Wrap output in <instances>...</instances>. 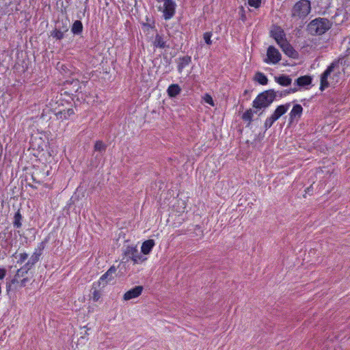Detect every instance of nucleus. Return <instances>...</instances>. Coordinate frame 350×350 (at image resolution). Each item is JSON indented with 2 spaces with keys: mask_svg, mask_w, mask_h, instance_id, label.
Listing matches in <instances>:
<instances>
[{
  "mask_svg": "<svg viewBox=\"0 0 350 350\" xmlns=\"http://www.w3.org/2000/svg\"><path fill=\"white\" fill-rule=\"evenodd\" d=\"M340 75L338 62H333L321 76L320 90H324L330 85H335L339 81Z\"/></svg>",
  "mask_w": 350,
  "mask_h": 350,
  "instance_id": "f257e3e1",
  "label": "nucleus"
},
{
  "mask_svg": "<svg viewBox=\"0 0 350 350\" xmlns=\"http://www.w3.org/2000/svg\"><path fill=\"white\" fill-rule=\"evenodd\" d=\"M72 98L70 95H64L62 94L59 98L56 101L57 107L55 109L57 110L56 116L59 120H66L74 114V111L70 107L72 104Z\"/></svg>",
  "mask_w": 350,
  "mask_h": 350,
  "instance_id": "f03ea898",
  "label": "nucleus"
},
{
  "mask_svg": "<svg viewBox=\"0 0 350 350\" xmlns=\"http://www.w3.org/2000/svg\"><path fill=\"white\" fill-rule=\"evenodd\" d=\"M176 3L175 0H157V8L162 13L165 21H169L176 14Z\"/></svg>",
  "mask_w": 350,
  "mask_h": 350,
  "instance_id": "7ed1b4c3",
  "label": "nucleus"
},
{
  "mask_svg": "<svg viewBox=\"0 0 350 350\" xmlns=\"http://www.w3.org/2000/svg\"><path fill=\"white\" fill-rule=\"evenodd\" d=\"M331 27L329 20L318 18L312 20L308 25V31L311 35H323Z\"/></svg>",
  "mask_w": 350,
  "mask_h": 350,
  "instance_id": "20e7f679",
  "label": "nucleus"
},
{
  "mask_svg": "<svg viewBox=\"0 0 350 350\" xmlns=\"http://www.w3.org/2000/svg\"><path fill=\"white\" fill-rule=\"evenodd\" d=\"M275 100V94L273 90L265 91L254 100L253 107L256 109H262L269 107Z\"/></svg>",
  "mask_w": 350,
  "mask_h": 350,
  "instance_id": "39448f33",
  "label": "nucleus"
},
{
  "mask_svg": "<svg viewBox=\"0 0 350 350\" xmlns=\"http://www.w3.org/2000/svg\"><path fill=\"white\" fill-rule=\"evenodd\" d=\"M310 10V2L308 0H300L293 8L292 16L304 18L309 14Z\"/></svg>",
  "mask_w": 350,
  "mask_h": 350,
  "instance_id": "423d86ee",
  "label": "nucleus"
},
{
  "mask_svg": "<svg viewBox=\"0 0 350 350\" xmlns=\"http://www.w3.org/2000/svg\"><path fill=\"white\" fill-rule=\"evenodd\" d=\"M124 255L131 259L134 264H140L147 260L139 252L136 246L129 245L124 250Z\"/></svg>",
  "mask_w": 350,
  "mask_h": 350,
  "instance_id": "0eeeda50",
  "label": "nucleus"
},
{
  "mask_svg": "<svg viewBox=\"0 0 350 350\" xmlns=\"http://www.w3.org/2000/svg\"><path fill=\"white\" fill-rule=\"evenodd\" d=\"M281 60V54L279 51L273 46H269L267 51V57L264 62L268 64H275Z\"/></svg>",
  "mask_w": 350,
  "mask_h": 350,
  "instance_id": "6e6552de",
  "label": "nucleus"
},
{
  "mask_svg": "<svg viewBox=\"0 0 350 350\" xmlns=\"http://www.w3.org/2000/svg\"><path fill=\"white\" fill-rule=\"evenodd\" d=\"M116 271V267L111 266L107 271L100 278L99 280L97 282L98 285L99 286H101V288L105 287L108 282L113 280Z\"/></svg>",
  "mask_w": 350,
  "mask_h": 350,
  "instance_id": "1a4fd4ad",
  "label": "nucleus"
},
{
  "mask_svg": "<svg viewBox=\"0 0 350 350\" xmlns=\"http://www.w3.org/2000/svg\"><path fill=\"white\" fill-rule=\"evenodd\" d=\"M143 290L144 288L142 286H136L124 294L123 299L124 301H129L137 298L142 295Z\"/></svg>",
  "mask_w": 350,
  "mask_h": 350,
  "instance_id": "9d476101",
  "label": "nucleus"
},
{
  "mask_svg": "<svg viewBox=\"0 0 350 350\" xmlns=\"http://www.w3.org/2000/svg\"><path fill=\"white\" fill-rule=\"evenodd\" d=\"M271 36L274 38L278 45L286 40L284 30L280 27H274L271 30Z\"/></svg>",
  "mask_w": 350,
  "mask_h": 350,
  "instance_id": "9b49d317",
  "label": "nucleus"
},
{
  "mask_svg": "<svg viewBox=\"0 0 350 350\" xmlns=\"http://www.w3.org/2000/svg\"><path fill=\"white\" fill-rule=\"evenodd\" d=\"M279 46L281 47V49L286 55L293 58L296 57L297 55V51L293 48V46L288 42L287 40H286Z\"/></svg>",
  "mask_w": 350,
  "mask_h": 350,
  "instance_id": "f8f14e48",
  "label": "nucleus"
},
{
  "mask_svg": "<svg viewBox=\"0 0 350 350\" xmlns=\"http://www.w3.org/2000/svg\"><path fill=\"white\" fill-rule=\"evenodd\" d=\"M107 146L105 143H103L102 141H96L94 146V152H97L98 153L96 155V158L97 159L100 160L103 157V154L105 152Z\"/></svg>",
  "mask_w": 350,
  "mask_h": 350,
  "instance_id": "ddd939ff",
  "label": "nucleus"
},
{
  "mask_svg": "<svg viewBox=\"0 0 350 350\" xmlns=\"http://www.w3.org/2000/svg\"><path fill=\"white\" fill-rule=\"evenodd\" d=\"M155 245L153 239H148L143 242L141 247V252L144 255L149 254Z\"/></svg>",
  "mask_w": 350,
  "mask_h": 350,
  "instance_id": "4468645a",
  "label": "nucleus"
},
{
  "mask_svg": "<svg viewBox=\"0 0 350 350\" xmlns=\"http://www.w3.org/2000/svg\"><path fill=\"white\" fill-rule=\"evenodd\" d=\"M291 107V103H288L284 105H279L274 112L273 113V116H275V118L278 120L282 115H284L286 111L288 110L289 107Z\"/></svg>",
  "mask_w": 350,
  "mask_h": 350,
  "instance_id": "2eb2a0df",
  "label": "nucleus"
},
{
  "mask_svg": "<svg viewBox=\"0 0 350 350\" xmlns=\"http://www.w3.org/2000/svg\"><path fill=\"white\" fill-rule=\"evenodd\" d=\"M274 79H275V81L276 83H278L279 85L284 86V87H287V86L290 85L292 83L291 78L289 76L285 75H281L275 77Z\"/></svg>",
  "mask_w": 350,
  "mask_h": 350,
  "instance_id": "dca6fc26",
  "label": "nucleus"
},
{
  "mask_svg": "<svg viewBox=\"0 0 350 350\" xmlns=\"http://www.w3.org/2000/svg\"><path fill=\"white\" fill-rule=\"evenodd\" d=\"M303 111V108L301 105L296 104L293 106V109H291L290 112V118L291 120H294L297 118H299Z\"/></svg>",
  "mask_w": 350,
  "mask_h": 350,
  "instance_id": "f3484780",
  "label": "nucleus"
},
{
  "mask_svg": "<svg viewBox=\"0 0 350 350\" xmlns=\"http://www.w3.org/2000/svg\"><path fill=\"white\" fill-rule=\"evenodd\" d=\"M68 30V25L66 24L62 29H55L51 33V36L57 40H61L64 38V33Z\"/></svg>",
  "mask_w": 350,
  "mask_h": 350,
  "instance_id": "a211bd4d",
  "label": "nucleus"
},
{
  "mask_svg": "<svg viewBox=\"0 0 350 350\" xmlns=\"http://www.w3.org/2000/svg\"><path fill=\"white\" fill-rule=\"evenodd\" d=\"M181 89L178 84L170 85L167 90V94L170 97H176L180 93Z\"/></svg>",
  "mask_w": 350,
  "mask_h": 350,
  "instance_id": "6ab92c4d",
  "label": "nucleus"
},
{
  "mask_svg": "<svg viewBox=\"0 0 350 350\" xmlns=\"http://www.w3.org/2000/svg\"><path fill=\"white\" fill-rule=\"evenodd\" d=\"M312 79L309 76H302L297 79L295 85L299 87H304L311 83Z\"/></svg>",
  "mask_w": 350,
  "mask_h": 350,
  "instance_id": "aec40b11",
  "label": "nucleus"
},
{
  "mask_svg": "<svg viewBox=\"0 0 350 350\" xmlns=\"http://www.w3.org/2000/svg\"><path fill=\"white\" fill-rule=\"evenodd\" d=\"M298 90L297 88H291L289 90H286L283 91H275L274 93L275 94V100L280 99L284 96H287L289 94L295 93Z\"/></svg>",
  "mask_w": 350,
  "mask_h": 350,
  "instance_id": "412c9836",
  "label": "nucleus"
},
{
  "mask_svg": "<svg viewBox=\"0 0 350 350\" xmlns=\"http://www.w3.org/2000/svg\"><path fill=\"white\" fill-rule=\"evenodd\" d=\"M255 80L261 85H267L268 83V79L267 76L260 72L256 74Z\"/></svg>",
  "mask_w": 350,
  "mask_h": 350,
  "instance_id": "4be33fe9",
  "label": "nucleus"
},
{
  "mask_svg": "<svg viewBox=\"0 0 350 350\" xmlns=\"http://www.w3.org/2000/svg\"><path fill=\"white\" fill-rule=\"evenodd\" d=\"M154 46L155 47L163 49L165 46V42L161 36L157 34L154 40Z\"/></svg>",
  "mask_w": 350,
  "mask_h": 350,
  "instance_id": "5701e85b",
  "label": "nucleus"
},
{
  "mask_svg": "<svg viewBox=\"0 0 350 350\" xmlns=\"http://www.w3.org/2000/svg\"><path fill=\"white\" fill-rule=\"evenodd\" d=\"M83 25L79 21H76L72 27V31L75 34L80 33L82 31Z\"/></svg>",
  "mask_w": 350,
  "mask_h": 350,
  "instance_id": "b1692460",
  "label": "nucleus"
},
{
  "mask_svg": "<svg viewBox=\"0 0 350 350\" xmlns=\"http://www.w3.org/2000/svg\"><path fill=\"white\" fill-rule=\"evenodd\" d=\"M191 62V57H184L181 59L180 63L178 64V69L179 72H181L182 70L189 65V64Z\"/></svg>",
  "mask_w": 350,
  "mask_h": 350,
  "instance_id": "393cba45",
  "label": "nucleus"
},
{
  "mask_svg": "<svg viewBox=\"0 0 350 350\" xmlns=\"http://www.w3.org/2000/svg\"><path fill=\"white\" fill-rule=\"evenodd\" d=\"M276 120L277 119L273 115L267 118L264 124L265 129H269Z\"/></svg>",
  "mask_w": 350,
  "mask_h": 350,
  "instance_id": "a878e982",
  "label": "nucleus"
},
{
  "mask_svg": "<svg viewBox=\"0 0 350 350\" xmlns=\"http://www.w3.org/2000/svg\"><path fill=\"white\" fill-rule=\"evenodd\" d=\"M14 256L17 259V262L21 264L24 262L27 258V254L26 253L15 254Z\"/></svg>",
  "mask_w": 350,
  "mask_h": 350,
  "instance_id": "bb28decb",
  "label": "nucleus"
},
{
  "mask_svg": "<svg viewBox=\"0 0 350 350\" xmlns=\"http://www.w3.org/2000/svg\"><path fill=\"white\" fill-rule=\"evenodd\" d=\"M213 36L212 32L208 31L205 32L203 35V38L205 42V43L208 45H211L213 42L211 40V37Z\"/></svg>",
  "mask_w": 350,
  "mask_h": 350,
  "instance_id": "cd10ccee",
  "label": "nucleus"
},
{
  "mask_svg": "<svg viewBox=\"0 0 350 350\" xmlns=\"http://www.w3.org/2000/svg\"><path fill=\"white\" fill-rule=\"evenodd\" d=\"M253 118V112L251 109L247 110L243 113L242 118L245 121L251 122Z\"/></svg>",
  "mask_w": 350,
  "mask_h": 350,
  "instance_id": "c85d7f7f",
  "label": "nucleus"
},
{
  "mask_svg": "<svg viewBox=\"0 0 350 350\" xmlns=\"http://www.w3.org/2000/svg\"><path fill=\"white\" fill-rule=\"evenodd\" d=\"M97 284H98L97 283H94L93 285H92V289L95 288V290L93 292V299L95 301H98L100 299V295H101L100 293V291H96V286Z\"/></svg>",
  "mask_w": 350,
  "mask_h": 350,
  "instance_id": "c756f323",
  "label": "nucleus"
},
{
  "mask_svg": "<svg viewBox=\"0 0 350 350\" xmlns=\"http://www.w3.org/2000/svg\"><path fill=\"white\" fill-rule=\"evenodd\" d=\"M248 5L254 8H258L261 4V0H248Z\"/></svg>",
  "mask_w": 350,
  "mask_h": 350,
  "instance_id": "7c9ffc66",
  "label": "nucleus"
},
{
  "mask_svg": "<svg viewBox=\"0 0 350 350\" xmlns=\"http://www.w3.org/2000/svg\"><path fill=\"white\" fill-rule=\"evenodd\" d=\"M203 100L206 103H208V104L211 105V106H214V102H213V98L210 94H206L203 96Z\"/></svg>",
  "mask_w": 350,
  "mask_h": 350,
  "instance_id": "2f4dec72",
  "label": "nucleus"
},
{
  "mask_svg": "<svg viewBox=\"0 0 350 350\" xmlns=\"http://www.w3.org/2000/svg\"><path fill=\"white\" fill-rule=\"evenodd\" d=\"M6 273V271L3 268H0V280H2Z\"/></svg>",
  "mask_w": 350,
  "mask_h": 350,
  "instance_id": "473e14b6",
  "label": "nucleus"
},
{
  "mask_svg": "<svg viewBox=\"0 0 350 350\" xmlns=\"http://www.w3.org/2000/svg\"><path fill=\"white\" fill-rule=\"evenodd\" d=\"M25 282H26V279H24V280H21V286H25Z\"/></svg>",
  "mask_w": 350,
  "mask_h": 350,
  "instance_id": "72a5a7b5",
  "label": "nucleus"
},
{
  "mask_svg": "<svg viewBox=\"0 0 350 350\" xmlns=\"http://www.w3.org/2000/svg\"><path fill=\"white\" fill-rule=\"evenodd\" d=\"M21 269L18 271V273H17V275H19V273H20V272H21Z\"/></svg>",
  "mask_w": 350,
  "mask_h": 350,
  "instance_id": "f704fd0d",
  "label": "nucleus"
}]
</instances>
